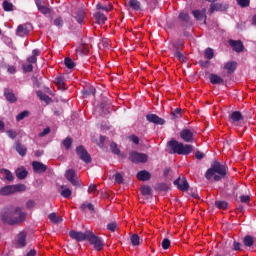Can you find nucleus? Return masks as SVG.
<instances>
[{
	"label": "nucleus",
	"mask_w": 256,
	"mask_h": 256,
	"mask_svg": "<svg viewBox=\"0 0 256 256\" xmlns=\"http://www.w3.org/2000/svg\"><path fill=\"white\" fill-rule=\"evenodd\" d=\"M26 218L27 214L22 212L20 207L10 206L4 208L1 212V219L3 223H7L8 225H18V223H22Z\"/></svg>",
	"instance_id": "f257e3e1"
},
{
	"label": "nucleus",
	"mask_w": 256,
	"mask_h": 256,
	"mask_svg": "<svg viewBox=\"0 0 256 256\" xmlns=\"http://www.w3.org/2000/svg\"><path fill=\"white\" fill-rule=\"evenodd\" d=\"M229 173V168L225 164H221L219 161H214L211 167L206 171L205 177L208 181L214 178V181L219 182L221 179H225Z\"/></svg>",
	"instance_id": "f03ea898"
},
{
	"label": "nucleus",
	"mask_w": 256,
	"mask_h": 256,
	"mask_svg": "<svg viewBox=\"0 0 256 256\" xmlns=\"http://www.w3.org/2000/svg\"><path fill=\"white\" fill-rule=\"evenodd\" d=\"M167 146L170 149V153H174L176 155H191V153H193V145H184L177 140H170L167 143Z\"/></svg>",
	"instance_id": "7ed1b4c3"
},
{
	"label": "nucleus",
	"mask_w": 256,
	"mask_h": 256,
	"mask_svg": "<svg viewBox=\"0 0 256 256\" xmlns=\"http://www.w3.org/2000/svg\"><path fill=\"white\" fill-rule=\"evenodd\" d=\"M87 241H89L90 245L94 246L96 251H102L103 247H105V242L91 231L88 234Z\"/></svg>",
	"instance_id": "20e7f679"
},
{
	"label": "nucleus",
	"mask_w": 256,
	"mask_h": 256,
	"mask_svg": "<svg viewBox=\"0 0 256 256\" xmlns=\"http://www.w3.org/2000/svg\"><path fill=\"white\" fill-rule=\"evenodd\" d=\"M149 156L145 153H139L137 151H132L129 153V161L131 163H147Z\"/></svg>",
	"instance_id": "39448f33"
},
{
	"label": "nucleus",
	"mask_w": 256,
	"mask_h": 256,
	"mask_svg": "<svg viewBox=\"0 0 256 256\" xmlns=\"http://www.w3.org/2000/svg\"><path fill=\"white\" fill-rule=\"evenodd\" d=\"M76 154L78 155L79 159H81V161H83L84 163H91V155L89 154V152H87L85 146L80 145L76 147Z\"/></svg>",
	"instance_id": "423d86ee"
},
{
	"label": "nucleus",
	"mask_w": 256,
	"mask_h": 256,
	"mask_svg": "<svg viewBox=\"0 0 256 256\" xmlns=\"http://www.w3.org/2000/svg\"><path fill=\"white\" fill-rule=\"evenodd\" d=\"M89 233H90V231H86V232L83 233V232L71 230L69 232V237L74 239V241H77L78 243H81V241H87V239L89 237Z\"/></svg>",
	"instance_id": "0eeeda50"
},
{
	"label": "nucleus",
	"mask_w": 256,
	"mask_h": 256,
	"mask_svg": "<svg viewBox=\"0 0 256 256\" xmlns=\"http://www.w3.org/2000/svg\"><path fill=\"white\" fill-rule=\"evenodd\" d=\"M180 137L184 143H193L195 141V135L191 131V129H182L180 131Z\"/></svg>",
	"instance_id": "6e6552de"
},
{
	"label": "nucleus",
	"mask_w": 256,
	"mask_h": 256,
	"mask_svg": "<svg viewBox=\"0 0 256 256\" xmlns=\"http://www.w3.org/2000/svg\"><path fill=\"white\" fill-rule=\"evenodd\" d=\"M251 119V116H244L241 111H234L229 116V121L232 125H237L239 121H243L244 119Z\"/></svg>",
	"instance_id": "1a4fd4ad"
},
{
	"label": "nucleus",
	"mask_w": 256,
	"mask_h": 256,
	"mask_svg": "<svg viewBox=\"0 0 256 256\" xmlns=\"http://www.w3.org/2000/svg\"><path fill=\"white\" fill-rule=\"evenodd\" d=\"M65 177L71 185H74V187H79V180L77 179V173L73 169H69L65 172Z\"/></svg>",
	"instance_id": "9d476101"
},
{
	"label": "nucleus",
	"mask_w": 256,
	"mask_h": 256,
	"mask_svg": "<svg viewBox=\"0 0 256 256\" xmlns=\"http://www.w3.org/2000/svg\"><path fill=\"white\" fill-rule=\"evenodd\" d=\"M174 185H176L177 189H179L180 191H188L189 190V182H187V178H185V176H183L182 179H181V177L176 179L174 181Z\"/></svg>",
	"instance_id": "9b49d317"
},
{
	"label": "nucleus",
	"mask_w": 256,
	"mask_h": 256,
	"mask_svg": "<svg viewBox=\"0 0 256 256\" xmlns=\"http://www.w3.org/2000/svg\"><path fill=\"white\" fill-rule=\"evenodd\" d=\"M146 121L153 123L154 125H165V119L159 117L157 114L146 115Z\"/></svg>",
	"instance_id": "f8f14e48"
},
{
	"label": "nucleus",
	"mask_w": 256,
	"mask_h": 256,
	"mask_svg": "<svg viewBox=\"0 0 256 256\" xmlns=\"http://www.w3.org/2000/svg\"><path fill=\"white\" fill-rule=\"evenodd\" d=\"M72 15L79 25H82L83 21H85L86 13L83 8H78L76 11H73Z\"/></svg>",
	"instance_id": "ddd939ff"
},
{
	"label": "nucleus",
	"mask_w": 256,
	"mask_h": 256,
	"mask_svg": "<svg viewBox=\"0 0 256 256\" xmlns=\"http://www.w3.org/2000/svg\"><path fill=\"white\" fill-rule=\"evenodd\" d=\"M227 9H229L228 4H221V3L214 2L210 5L209 14L213 15L215 11H227Z\"/></svg>",
	"instance_id": "4468645a"
},
{
	"label": "nucleus",
	"mask_w": 256,
	"mask_h": 256,
	"mask_svg": "<svg viewBox=\"0 0 256 256\" xmlns=\"http://www.w3.org/2000/svg\"><path fill=\"white\" fill-rule=\"evenodd\" d=\"M178 21H180L181 27H187L191 23V16L187 12H180L178 15Z\"/></svg>",
	"instance_id": "2eb2a0df"
},
{
	"label": "nucleus",
	"mask_w": 256,
	"mask_h": 256,
	"mask_svg": "<svg viewBox=\"0 0 256 256\" xmlns=\"http://www.w3.org/2000/svg\"><path fill=\"white\" fill-rule=\"evenodd\" d=\"M193 16L197 21H203L204 19V25H207V15H206V10H194L192 11Z\"/></svg>",
	"instance_id": "dca6fc26"
},
{
	"label": "nucleus",
	"mask_w": 256,
	"mask_h": 256,
	"mask_svg": "<svg viewBox=\"0 0 256 256\" xmlns=\"http://www.w3.org/2000/svg\"><path fill=\"white\" fill-rule=\"evenodd\" d=\"M32 168L35 173H45L47 171V165L39 161L32 162Z\"/></svg>",
	"instance_id": "f3484780"
},
{
	"label": "nucleus",
	"mask_w": 256,
	"mask_h": 256,
	"mask_svg": "<svg viewBox=\"0 0 256 256\" xmlns=\"http://www.w3.org/2000/svg\"><path fill=\"white\" fill-rule=\"evenodd\" d=\"M229 45L232 47L233 51H236V53L243 52L244 46L241 40H230Z\"/></svg>",
	"instance_id": "a211bd4d"
},
{
	"label": "nucleus",
	"mask_w": 256,
	"mask_h": 256,
	"mask_svg": "<svg viewBox=\"0 0 256 256\" xmlns=\"http://www.w3.org/2000/svg\"><path fill=\"white\" fill-rule=\"evenodd\" d=\"M128 5L132 11L141 12L143 11V5L139 0H129Z\"/></svg>",
	"instance_id": "6ab92c4d"
},
{
	"label": "nucleus",
	"mask_w": 256,
	"mask_h": 256,
	"mask_svg": "<svg viewBox=\"0 0 256 256\" xmlns=\"http://www.w3.org/2000/svg\"><path fill=\"white\" fill-rule=\"evenodd\" d=\"M223 69H225L228 73V75H233L237 69V62L231 61V62H226Z\"/></svg>",
	"instance_id": "aec40b11"
},
{
	"label": "nucleus",
	"mask_w": 256,
	"mask_h": 256,
	"mask_svg": "<svg viewBox=\"0 0 256 256\" xmlns=\"http://www.w3.org/2000/svg\"><path fill=\"white\" fill-rule=\"evenodd\" d=\"M36 6L38 11L42 13V15H49V13H51V8L43 5V1L41 0L36 1Z\"/></svg>",
	"instance_id": "412c9836"
},
{
	"label": "nucleus",
	"mask_w": 256,
	"mask_h": 256,
	"mask_svg": "<svg viewBox=\"0 0 256 256\" xmlns=\"http://www.w3.org/2000/svg\"><path fill=\"white\" fill-rule=\"evenodd\" d=\"M138 181H150L151 173L147 170H141L136 175Z\"/></svg>",
	"instance_id": "4be33fe9"
},
{
	"label": "nucleus",
	"mask_w": 256,
	"mask_h": 256,
	"mask_svg": "<svg viewBox=\"0 0 256 256\" xmlns=\"http://www.w3.org/2000/svg\"><path fill=\"white\" fill-rule=\"evenodd\" d=\"M17 243H18L19 247L27 246V232L22 231L18 234Z\"/></svg>",
	"instance_id": "5701e85b"
},
{
	"label": "nucleus",
	"mask_w": 256,
	"mask_h": 256,
	"mask_svg": "<svg viewBox=\"0 0 256 256\" xmlns=\"http://www.w3.org/2000/svg\"><path fill=\"white\" fill-rule=\"evenodd\" d=\"M17 179H20L23 181V179H27V176L29 175V172H27V169L25 167H19L15 171Z\"/></svg>",
	"instance_id": "b1692460"
},
{
	"label": "nucleus",
	"mask_w": 256,
	"mask_h": 256,
	"mask_svg": "<svg viewBox=\"0 0 256 256\" xmlns=\"http://www.w3.org/2000/svg\"><path fill=\"white\" fill-rule=\"evenodd\" d=\"M4 96L6 97V101L9 103H17V96H15V93L10 89L4 90Z\"/></svg>",
	"instance_id": "393cba45"
},
{
	"label": "nucleus",
	"mask_w": 256,
	"mask_h": 256,
	"mask_svg": "<svg viewBox=\"0 0 256 256\" xmlns=\"http://www.w3.org/2000/svg\"><path fill=\"white\" fill-rule=\"evenodd\" d=\"M15 151L18 152L20 157H25L27 155V148L25 145L21 144L20 142H16L14 146Z\"/></svg>",
	"instance_id": "a878e982"
},
{
	"label": "nucleus",
	"mask_w": 256,
	"mask_h": 256,
	"mask_svg": "<svg viewBox=\"0 0 256 256\" xmlns=\"http://www.w3.org/2000/svg\"><path fill=\"white\" fill-rule=\"evenodd\" d=\"M13 185H7L0 189V195L3 197H8L9 195H14Z\"/></svg>",
	"instance_id": "bb28decb"
},
{
	"label": "nucleus",
	"mask_w": 256,
	"mask_h": 256,
	"mask_svg": "<svg viewBox=\"0 0 256 256\" xmlns=\"http://www.w3.org/2000/svg\"><path fill=\"white\" fill-rule=\"evenodd\" d=\"M16 35L18 37H25L26 35H29V30L27 29V26L20 24L16 29Z\"/></svg>",
	"instance_id": "cd10ccee"
},
{
	"label": "nucleus",
	"mask_w": 256,
	"mask_h": 256,
	"mask_svg": "<svg viewBox=\"0 0 256 256\" xmlns=\"http://www.w3.org/2000/svg\"><path fill=\"white\" fill-rule=\"evenodd\" d=\"M94 18L96 20V23H98V25H105V21H107V16H105V14L101 12H96L94 14Z\"/></svg>",
	"instance_id": "c85d7f7f"
},
{
	"label": "nucleus",
	"mask_w": 256,
	"mask_h": 256,
	"mask_svg": "<svg viewBox=\"0 0 256 256\" xmlns=\"http://www.w3.org/2000/svg\"><path fill=\"white\" fill-rule=\"evenodd\" d=\"M209 80L212 85H221V83H223V78L217 74H210Z\"/></svg>",
	"instance_id": "c756f323"
},
{
	"label": "nucleus",
	"mask_w": 256,
	"mask_h": 256,
	"mask_svg": "<svg viewBox=\"0 0 256 256\" xmlns=\"http://www.w3.org/2000/svg\"><path fill=\"white\" fill-rule=\"evenodd\" d=\"M48 219L55 224L63 223V218L61 216H57V213L55 212L50 213Z\"/></svg>",
	"instance_id": "7c9ffc66"
},
{
	"label": "nucleus",
	"mask_w": 256,
	"mask_h": 256,
	"mask_svg": "<svg viewBox=\"0 0 256 256\" xmlns=\"http://www.w3.org/2000/svg\"><path fill=\"white\" fill-rule=\"evenodd\" d=\"M12 187L14 193H24V191H27V185L25 184H14Z\"/></svg>",
	"instance_id": "2f4dec72"
},
{
	"label": "nucleus",
	"mask_w": 256,
	"mask_h": 256,
	"mask_svg": "<svg viewBox=\"0 0 256 256\" xmlns=\"http://www.w3.org/2000/svg\"><path fill=\"white\" fill-rule=\"evenodd\" d=\"M172 119H181L183 117V110L181 108H176L171 111Z\"/></svg>",
	"instance_id": "473e14b6"
},
{
	"label": "nucleus",
	"mask_w": 256,
	"mask_h": 256,
	"mask_svg": "<svg viewBox=\"0 0 256 256\" xmlns=\"http://www.w3.org/2000/svg\"><path fill=\"white\" fill-rule=\"evenodd\" d=\"M61 189H62V190H61V192H60V195H61L62 197H64V199H69V197H71V194H72L71 189L65 187V185H62V186H61Z\"/></svg>",
	"instance_id": "72a5a7b5"
},
{
	"label": "nucleus",
	"mask_w": 256,
	"mask_h": 256,
	"mask_svg": "<svg viewBox=\"0 0 256 256\" xmlns=\"http://www.w3.org/2000/svg\"><path fill=\"white\" fill-rule=\"evenodd\" d=\"M215 207H216L217 209H223V210H225V209H227V208L229 207V202H227V201H225V200H217V201L215 202Z\"/></svg>",
	"instance_id": "f704fd0d"
},
{
	"label": "nucleus",
	"mask_w": 256,
	"mask_h": 256,
	"mask_svg": "<svg viewBox=\"0 0 256 256\" xmlns=\"http://www.w3.org/2000/svg\"><path fill=\"white\" fill-rule=\"evenodd\" d=\"M37 97H39V99L41 101H45V103H49V101H51V97H49V95L43 93V91L39 90L36 92Z\"/></svg>",
	"instance_id": "c9c22d12"
},
{
	"label": "nucleus",
	"mask_w": 256,
	"mask_h": 256,
	"mask_svg": "<svg viewBox=\"0 0 256 256\" xmlns=\"http://www.w3.org/2000/svg\"><path fill=\"white\" fill-rule=\"evenodd\" d=\"M80 209H81V211H87V209H88V211H90V213H95V206L91 203H88V204L83 203L80 206Z\"/></svg>",
	"instance_id": "e433bc0d"
},
{
	"label": "nucleus",
	"mask_w": 256,
	"mask_h": 256,
	"mask_svg": "<svg viewBox=\"0 0 256 256\" xmlns=\"http://www.w3.org/2000/svg\"><path fill=\"white\" fill-rule=\"evenodd\" d=\"M55 83L59 91H65V81H63V77H57Z\"/></svg>",
	"instance_id": "4c0bfd02"
},
{
	"label": "nucleus",
	"mask_w": 256,
	"mask_h": 256,
	"mask_svg": "<svg viewBox=\"0 0 256 256\" xmlns=\"http://www.w3.org/2000/svg\"><path fill=\"white\" fill-rule=\"evenodd\" d=\"M82 93L84 97H91V95H95V88L93 87L84 88Z\"/></svg>",
	"instance_id": "58836bf2"
},
{
	"label": "nucleus",
	"mask_w": 256,
	"mask_h": 256,
	"mask_svg": "<svg viewBox=\"0 0 256 256\" xmlns=\"http://www.w3.org/2000/svg\"><path fill=\"white\" fill-rule=\"evenodd\" d=\"M53 25H55V27H58V29H61V27H63L64 25V21H63V17L58 16L53 20Z\"/></svg>",
	"instance_id": "ea45409f"
},
{
	"label": "nucleus",
	"mask_w": 256,
	"mask_h": 256,
	"mask_svg": "<svg viewBox=\"0 0 256 256\" xmlns=\"http://www.w3.org/2000/svg\"><path fill=\"white\" fill-rule=\"evenodd\" d=\"M2 7H3L4 11H7V12L13 11V3H11L7 0L3 1Z\"/></svg>",
	"instance_id": "a19ab883"
},
{
	"label": "nucleus",
	"mask_w": 256,
	"mask_h": 256,
	"mask_svg": "<svg viewBox=\"0 0 256 256\" xmlns=\"http://www.w3.org/2000/svg\"><path fill=\"white\" fill-rule=\"evenodd\" d=\"M204 57L205 59H213V57H215V52L213 51L212 48H207L204 52Z\"/></svg>",
	"instance_id": "79ce46f5"
},
{
	"label": "nucleus",
	"mask_w": 256,
	"mask_h": 256,
	"mask_svg": "<svg viewBox=\"0 0 256 256\" xmlns=\"http://www.w3.org/2000/svg\"><path fill=\"white\" fill-rule=\"evenodd\" d=\"M253 243H255L253 236L247 235L244 237V245L246 247H252Z\"/></svg>",
	"instance_id": "37998d69"
},
{
	"label": "nucleus",
	"mask_w": 256,
	"mask_h": 256,
	"mask_svg": "<svg viewBox=\"0 0 256 256\" xmlns=\"http://www.w3.org/2000/svg\"><path fill=\"white\" fill-rule=\"evenodd\" d=\"M110 149L112 153H114V155H121V150L119 149V147H117V143L112 142L110 144Z\"/></svg>",
	"instance_id": "c03bdc74"
},
{
	"label": "nucleus",
	"mask_w": 256,
	"mask_h": 256,
	"mask_svg": "<svg viewBox=\"0 0 256 256\" xmlns=\"http://www.w3.org/2000/svg\"><path fill=\"white\" fill-rule=\"evenodd\" d=\"M236 2L239 7H242V9L251 5V0H236Z\"/></svg>",
	"instance_id": "a18cd8bd"
},
{
	"label": "nucleus",
	"mask_w": 256,
	"mask_h": 256,
	"mask_svg": "<svg viewBox=\"0 0 256 256\" xmlns=\"http://www.w3.org/2000/svg\"><path fill=\"white\" fill-rule=\"evenodd\" d=\"M130 241L132 243V245L134 247H137V245L140 244V239H139V235L138 234H133L131 237H130Z\"/></svg>",
	"instance_id": "49530a36"
},
{
	"label": "nucleus",
	"mask_w": 256,
	"mask_h": 256,
	"mask_svg": "<svg viewBox=\"0 0 256 256\" xmlns=\"http://www.w3.org/2000/svg\"><path fill=\"white\" fill-rule=\"evenodd\" d=\"M64 65L67 67V69H73L75 67V62H73L71 58H65Z\"/></svg>",
	"instance_id": "de8ad7c7"
},
{
	"label": "nucleus",
	"mask_w": 256,
	"mask_h": 256,
	"mask_svg": "<svg viewBox=\"0 0 256 256\" xmlns=\"http://www.w3.org/2000/svg\"><path fill=\"white\" fill-rule=\"evenodd\" d=\"M25 117H29V111H27V110L20 112L16 116V121H23V119H25Z\"/></svg>",
	"instance_id": "09e8293b"
},
{
	"label": "nucleus",
	"mask_w": 256,
	"mask_h": 256,
	"mask_svg": "<svg viewBox=\"0 0 256 256\" xmlns=\"http://www.w3.org/2000/svg\"><path fill=\"white\" fill-rule=\"evenodd\" d=\"M62 144L64 145L65 149H71V145H73V139L67 137L63 140Z\"/></svg>",
	"instance_id": "8fccbe9b"
},
{
	"label": "nucleus",
	"mask_w": 256,
	"mask_h": 256,
	"mask_svg": "<svg viewBox=\"0 0 256 256\" xmlns=\"http://www.w3.org/2000/svg\"><path fill=\"white\" fill-rule=\"evenodd\" d=\"M3 172L5 173V179L7 181H13L15 179V177H13V173H11V171L8 169H3Z\"/></svg>",
	"instance_id": "3c124183"
},
{
	"label": "nucleus",
	"mask_w": 256,
	"mask_h": 256,
	"mask_svg": "<svg viewBox=\"0 0 256 256\" xmlns=\"http://www.w3.org/2000/svg\"><path fill=\"white\" fill-rule=\"evenodd\" d=\"M174 57H176V59H178V61H181L182 63H185V55H183V53H181V51H176L174 53Z\"/></svg>",
	"instance_id": "603ef678"
},
{
	"label": "nucleus",
	"mask_w": 256,
	"mask_h": 256,
	"mask_svg": "<svg viewBox=\"0 0 256 256\" xmlns=\"http://www.w3.org/2000/svg\"><path fill=\"white\" fill-rule=\"evenodd\" d=\"M114 177L115 183H118V185H123L125 180L123 179V175H121V173H116Z\"/></svg>",
	"instance_id": "864d4df0"
},
{
	"label": "nucleus",
	"mask_w": 256,
	"mask_h": 256,
	"mask_svg": "<svg viewBox=\"0 0 256 256\" xmlns=\"http://www.w3.org/2000/svg\"><path fill=\"white\" fill-rule=\"evenodd\" d=\"M141 194L144 196L151 195V187L150 186H142Z\"/></svg>",
	"instance_id": "5fc2aeb1"
},
{
	"label": "nucleus",
	"mask_w": 256,
	"mask_h": 256,
	"mask_svg": "<svg viewBox=\"0 0 256 256\" xmlns=\"http://www.w3.org/2000/svg\"><path fill=\"white\" fill-rule=\"evenodd\" d=\"M76 51L79 55H86V53H89V48L85 46H80L79 48H77Z\"/></svg>",
	"instance_id": "6e6d98bb"
},
{
	"label": "nucleus",
	"mask_w": 256,
	"mask_h": 256,
	"mask_svg": "<svg viewBox=\"0 0 256 256\" xmlns=\"http://www.w3.org/2000/svg\"><path fill=\"white\" fill-rule=\"evenodd\" d=\"M108 231H111L112 233H115L117 230V222H111L107 224Z\"/></svg>",
	"instance_id": "4d7b16f0"
},
{
	"label": "nucleus",
	"mask_w": 256,
	"mask_h": 256,
	"mask_svg": "<svg viewBox=\"0 0 256 256\" xmlns=\"http://www.w3.org/2000/svg\"><path fill=\"white\" fill-rule=\"evenodd\" d=\"M169 247H171V240H169V238L163 239L162 249L167 250V249H169Z\"/></svg>",
	"instance_id": "13d9d810"
},
{
	"label": "nucleus",
	"mask_w": 256,
	"mask_h": 256,
	"mask_svg": "<svg viewBox=\"0 0 256 256\" xmlns=\"http://www.w3.org/2000/svg\"><path fill=\"white\" fill-rule=\"evenodd\" d=\"M96 9L109 12L111 11V6H103L101 5V2H98V4L96 5Z\"/></svg>",
	"instance_id": "bf43d9fd"
},
{
	"label": "nucleus",
	"mask_w": 256,
	"mask_h": 256,
	"mask_svg": "<svg viewBox=\"0 0 256 256\" xmlns=\"http://www.w3.org/2000/svg\"><path fill=\"white\" fill-rule=\"evenodd\" d=\"M22 67L24 73H31L33 71V64H24Z\"/></svg>",
	"instance_id": "052dcab7"
},
{
	"label": "nucleus",
	"mask_w": 256,
	"mask_h": 256,
	"mask_svg": "<svg viewBox=\"0 0 256 256\" xmlns=\"http://www.w3.org/2000/svg\"><path fill=\"white\" fill-rule=\"evenodd\" d=\"M35 205H37L35 200L30 199L26 202V209H34Z\"/></svg>",
	"instance_id": "680f3d73"
},
{
	"label": "nucleus",
	"mask_w": 256,
	"mask_h": 256,
	"mask_svg": "<svg viewBox=\"0 0 256 256\" xmlns=\"http://www.w3.org/2000/svg\"><path fill=\"white\" fill-rule=\"evenodd\" d=\"M129 139L134 145H139V137L137 135L133 134L129 136Z\"/></svg>",
	"instance_id": "e2e57ef3"
},
{
	"label": "nucleus",
	"mask_w": 256,
	"mask_h": 256,
	"mask_svg": "<svg viewBox=\"0 0 256 256\" xmlns=\"http://www.w3.org/2000/svg\"><path fill=\"white\" fill-rule=\"evenodd\" d=\"M51 133V128L46 127L41 133H39V137H45Z\"/></svg>",
	"instance_id": "0e129e2a"
},
{
	"label": "nucleus",
	"mask_w": 256,
	"mask_h": 256,
	"mask_svg": "<svg viewBox=\"0 0 256 256\" xmlns=\"http://www.w3.org/2000/svg\"><path fill=\"white\" fill-rule=\"evenodd\" d=\"M241 203H249L251 201V197L249 195H242L240 196Z\"/></svg>",
	"instance_id": "69168bd1"
},
{
	"label": "nucleus",
	"mask_w": 256,
	"mask_h": 256,
	"mask_svg": "<svg viewBox=\"0 0 256 256\" xmlns=\"http://www.w3.org/2000/svg\"><path fill=\"white\" fill-rule=\"evenodd\" d=\"M7 135L10 139H15L17 137V132L15 130H8Z\"/></svg>",
	"instance_id": "338daca9"
},
{
	"label": "nucleus",
	"mask_w": 256,
	"mask_h": 256,
	"mask_svg": "<svg viewBox=\"0 0 256 256\" xmlns=\"http://www.w3.org/2000/svg\"><path fill=\"white\" fill-rule=\"evenodd\" d=\"M157 189H158V191H167L168 186L165 183H160V184H158Z\"/></svg>",
	"instance_id": "774afa93"
}]
</instances>
